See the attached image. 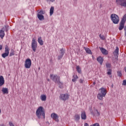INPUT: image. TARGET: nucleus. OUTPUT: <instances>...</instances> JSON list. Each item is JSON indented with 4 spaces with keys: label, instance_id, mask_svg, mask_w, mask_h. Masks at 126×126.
Returning a JSON list of instances; mask_svg holds the SVG:
<instances>
[{
    "label": "nucleus",
    "instance_id": "f704fd0d",
    "mask_svg": "<svg viewBox=\"0 0 126 126\" xmlns=\"http://www.w3.org/2000/svg\"><path fill=\"white\" fill-rule=\"evenodd\" d=\"M9 125L10 126H14V125L11 122H9Z\"/></svg>",
    "mask_w": 126,
    "mask_h": 126
},
{
    "label": "nucleus",
    "instance_id": "49530a36",
    "mask_svg": "<svg viewBox=\"0 0 126 126\" xmlns=\"http://www.w3.org/2000/svg\"><path fill=\"white\" fill-rule=\"evenodd\" d=\"M125 35H126V32H125Z\"/></svg>",
    "mask_w": 126,
    "mask_h": 126
},
{
    "label": "nucleus",
    "instance_id": "20e7f679",
    "mask_svg": "<svg viewBox=\"0 0 126 126\" xmlns=\"http://www.w3.org/2000/svg\"><path fill=\"white\" fill-rule=\"evenodd\" d=\"M111 19L114 24H118V23H119V21H120V20H119V16L116 14H111Z\"/></svg>",
    "mask_w": 126,
    "mask_h": 126
},
{
    "label": "nucleus",
    "instance_id": "aec40b11",
    "mask_svg": "<svg viewBox=\"0 0 126 126\" xmlns=\"http://www.w3.org/2000/svg\"><path fill=\"white\" fill-rule=\"evenodd\" d=\"M4 31L0 30V37L1 39H3V37L5 36Z\"/></svg>",
    "mask_w": 126,
    "mask_h": 126
},
{
    "label": "nucleus",
    "instance_id": "b1692460",
    "mask_svg": "<svg viewBox=\"0 0 126 126\" xmlns=\"http://www.w3.org/2000/svg\"><path fill=\"white\" fill-rule=\"evenodd\" d=\"M78 79V76H77V75H74L73 76V79H72V81L73 82H75V81H76V80H77V79Z\"/></svg>",
    "mask_w": 126,
    "mask_h": 126
},
{
    "label": "nucleus",
    "instance_id": "f03ea898",
    "mask_svg": "<svg viewBox=\"0 0 126 126\" xmlns=\"http://www.w3.org/2000/svg\"><path fill=\"white\" fill-rule=\"evenodd\" d=\"M99 90L100 92L97 94V98L98 100L102 101L103 100V97H105L107 94V90L105 88H101Z\"/></svg>",
    "mask_w": 126,
    "mask_h": 126
},
{
    "label": "nucleus",
    "instance_id": "2f4dec72",
    "mask_svg": "<svg viewBox=\"0 0 126 126\" xmlns=\"http://www.w3.org/2000/svg\"><path fill=\"white\" fill-rule=\"evenodd\" d=\"M106 66L107 68H110V67H111V64L107 63L106 64Z\"/></svg>",
    "mask_w": 126,
    "mask_h": 126
},
{
    "label": "nucleus",
    "instance_id": "473e14b6",
    "mask_svg": "<svg viewBox=\"0 0 126 126\" xmlns=\"http://www.w3.org/2000/svg\"><path fill=\"white\" fill-rule=\"evenodd\" d=\"M44 11L43 10H40L38 14H40V15H42V14H44Z\"/></svg>",
    "mask_w": 126,
    "mask_h": 126
},
{
    "label": "nucleus",
    "instance_id": "0eeeda50",
    "mask_svg": "<svg viewBox=\"0 0 126 126\" xmlns=\"http://www.w3.org/2000/svg\"><path fill=\"white\" fill-rule=\"evenodd\" d=\"M9 47L7 45L5 46V53H3L1 55V57L3 58V59H5L6 57H8V55H9Z\"/></svg>",
    "mask_w": 126,
    "mask_h": 126
},
{
    "label": "nucleus",
    "instance_id": "2eb2a0df",
    "mask_svg": "<svg viewBox=\"0 0 126 126\" xmlns=\"http://www.w3.org/2000/svg\"><path fill=\"white\" fill-rule=\"evenodd\" d=\"M4 84V78L3 76H0V87Z\"/></svg>",
    "mask_w": 126,
    "mask_h": 126
},
{
    "label": "nucleus",
    "instance_id": "c03bdc74",
    "mask_svg": "<svg viewBox=\"0 0 126 126\" xmlns=\"http://www.w3.org/2000/svg\"><path fill=\"white\" fill-rule=\"evenodd\" d=\"M47 80H48V81H50V79H48Z\"/></svg>",
    "mask_w": 126,
    "mask_h": 126
},
{
    "label": "nucleus",
    "instance_id": "6e6552de",
    "mask_svg": "<svg viewBox=\"0 0 126 126\" xmlns=\"http://www.w3.org/2000/svg\"><path fill=\"white\" fill-rule=\"evenodd\" d=\"M32 48L33 52L37 51V41L35 38H32Z\"/></svg>",
    "mask_w": 126,
    "mask_h": 126
},
{
    "label": "nucleus",
    "instance_id": "f8f14e48",
    "mask_svg": "<svg viewBox=\"0 0 126 126\" xmlns=\"http://www.w3.org/2000/svg\"><path fill=\"white\" fill-rule=\"evenodd\" d=\"M100 50L101 51L102 54H103V55H105V56H107V55L109 54V52L108 51V50L104 48H100Z\"/></svg>",
    "mask_w": 126,
    "mask_h": 126
},
{
    "label": "nucleus",
    "instance_id": "c756f323",
    "mask_svg": "<svg viewBox=\"0 0 126 126\" xmlns=\"http://www.w3.org/2000/svg\"><path fill=\"white\" fill-rule=\"evenodd\" d=\"M117 74L119 76V77H122L123 74H122V71H117Z\"/></svg>",
    "mask_w": 126,
    "mask_h": 126
},
{
    "label": "nucleus",
    "instance_id": "412c9836",
    "mask_svg": "<svg viewBox=\"0 0 126 126\" xmlns=\"http://www.w3.org/2000/svg\"><path fill=\"white\" fill-rule=\"evenodd\" d=\"M37 18H38L39 20L40 21L44 20L45 19L44 15L41 14H37Z\"/></svg>",
    "mask_w": 126,
    "mask_h": 126
},
{
    "label": "nucleus",
    "instance_id": "7c9ffc66",
    "mask_svg": "<svg viewBox=\"0 0 126 126\" xmlns=\"http://www.w3.org/2000/svg\"><path fill=\"white\" fill-rule=\"evenodd\" d=\"M99 37H100L101 40H105V36L100 34Z\"/></svg>",
    "mask_w": 126,
    "mask_h": 126
},
{
    "label": "nucleus",
    "instance_id": "c85d7f7f",
    "mask_svg": "<svg viewBox=\"0 0 126 126\" xmlns=\"http://www.w3.org/2000/svg\"><path fill=\"white\" fill-rule=\"evenodd\" d=\"M61 54L62 56H63L64 55V53L65 52L63 49V48H62L60 50Z\"/></svg>",
    "mask_w": 126,
    "mask_h": 126
},
{
    "label": "nucleus",
    "instance_id": "7ed1b4c3",
    "mask_svg": "<svg viewBox=\"0 0 126 126\" xmlns=\"http://www.w3.org/2000/svg\"><path fill=\"white\" fill-rule=\"evenodd\" d=\"M50 79L52 80L53 81H54L55 83H58V84L61 83L60 77L57 74H50Z\"/></svg>",
    "mask_w": 126,
    "mask_h": 126
},
{
    "label": "nucleus",
    "instance_id": "cd10ccee",
    "mask_svg": "<svg viewBox=\"0 0 126 126\" xmlns=\"http://www.w3.org/2000/svg\"><path fill=\"white\" fill-rule=\"evenodd\" d=\"M14 55H15L14 50H12L9 54V57H12V56H14Z\"/></svg>",
    "mask_w": 126,
    "mask_h": 126
},
{
    "label": "nucleus",
    "instance_id": "423d86ee",
    "mask_svg": "<svg viewBox=\"0 0 126 126\" xmlns=\"http://www.w3.org/2000/svg\"><path fill=\"white\" fill-rule=\"evenodd\" d=\"M59 98L62 101H66L69 98V94H60Z\"/></svg>",
    "mask_w": 126,
    "mask_h": 126
},
{
    "label": "nucleus",
    "instance_id": "39448f33",
    "mask_svg": "<svg viewBox=\"0 0 126 126\" xmlns=\"http://www.w3.org/2000/svg\"><path fill=\"white\" fill-rule=\"evenodd\" d=\"M126 14L124 15L123 18L122 19L119 29V30H123L124 29V27H125V23H126Z\"/></svg>",
    "mask_w": 126,
    "mask_h": 126
},
{
    "label": "nucleus",
    "instance_id": "ddd939ff",
    "mask_svg": "<svg viewBox=\"0 0 126 126\" xmlns=\"http://www.w3.org/2000/svg\"><path fill=\"white\" fill-rule=\"evenodd\" d=\"M81 117L82 120H86L87 116H86V113L85 112V111H82L81 112Z\"/></svg>",
    "mask_w": 126,
    "mask_h": 126
},
{
    "label": "nucleus",
    "instance_id": "f3484780",
    "mask_svg": "<svg viewBox=\"0 0 126 126\" xmlns=\"http://www.w3.org/2000/svg\"><path fill=\"white\" fill-rule=\"evenodd\" d=\"M2 92L4 94H8V88H3L1 90Z\"/></svg>",
    "mask_w": 126,
    "mask_h": 126
},
{
    "label": "nucleus",
    "instance_id": "4c0bfd02",
    "mask_svg": "<svg viewBox=\"0 0 126 126\" xmlns=\"http://www.w3.org/2000/svg\"><path fill=\"white\" fill-rule=\"evenodd\" d=\"M80 83H83V80L82 79H80Z\"/></svg>",
    "mask_w": 126,
    "mask_h": 126
},
{
    "label": "nucleus",
    "instance_id": "72a5a7b5",
    "mask_svg": "<svg viewBox=\"0 0 126 126\" xmlns=\"http://www.w3.org/2000/svg\"><path fill=\"white\" fill-rule=\"evenodd\" d=\"M122 85H124V86H126V80H124L123 82Z\"/></svg>",
    "mask_w": 126,
    "mask_h": 126
},
{
    "label": "nucleus",
    "instance_id": "79ce46f5",
    "mask_svg": "<svg viewBox=\"0 0 126 126\" xmlns=\"http://www.w3.org/2000/svg\"><path fill=\"white\" fill-rule=\"evenodd\" d=\"M95 84H96V83H95V82H93V85H95Z\"/></svg>",
    "mask_w": 126,
    "mask_h": 126
},
{
    "label": "nucleus",
    "instance_id": "9b49d317",
    "mask_svg": "<svg viewBox=\"0 0 126 126\" xmlns=\"http://www.w3.org/2000/svg\"><path fill=\"white\" fill-rule=\"evenodd\" d=\"M51 117L53 120H54V121H56V122H59V116H58V114L53 113L51 114Z\"/></svg>",
    "mask_w": 126,
    "mask_h": 126
},
{
    "label": "nucleus",
    "instance_id": "bb28decb",
    "mask_svg": "<svg viewBox=\"0 0 126 126\" xmlns=\"http://www.w3.org/2000/svg\"><path fill=\"white\" fill-rule=\"evenodd\" d=\"M75 119L76 121H79L80 119V115L79 114H76L75 115Z\"/></svg>",
    "mask_w": 126,
    "mask_h": 126
},
{
    "label": "nucleus",
    "instance_id": "393cba45",
    "mask_svg": "<svg viewBox=\"0 0 126 126\" xmlns=\"http://www.w3.org/2000/svg\"><path fill=\"white\" fill-rule=\"evenodd\" d=\"M54 8L53 6H52L50 8V16H52L53 15V14H54Z\"/></svg>",
    "mask_w": 126,
    "mask_h": 126
},
{
    "label": "nucleus",
    "instance_id": "4be33fe9",
    "mask_svg": "<svg viewBox=\"0 0 126 126\" xmlns=\"http://www.w3.org/2000/svg\"><path fill=\"white\" fill-rule=\"evenodd\" d=\"M41 101H46L47 100V96L45 94H42L40 96Z\"/></svg>",
    "mask_w": 126,
    "mask_h": 126
},
{
    "label": "nucleus",
    "instance_id": "a878e982",
    "mask_svg": "<svg viewBox=\"0 0 126 126\" xmlns=\"http://www.w3.org/2000/svg\"><path fill=\"white\" fill-rule=\"evenodd\" d=\"M77 71L78 73H81V68L79 66H76Z\"/></svg>",
    "mask_w": 126,
    "mask_h": 126
},
{
    "label": "nucleus",
    "instance_id": "4468645a",
    "mask_svg": "<svg viewBox=\"0 0 126 126\" xmlns=\"http://www.w3.org/2000/svg\"><path fill=\"white\" fill-rule=\"evenodd\" d=\"M97 61L100 63V64L102 65L103 62L104 61V58L101 56H99L97 58Z\"/></svg>",
    "mask_w": 126,
    "mask_h": 126
},
{
    "label": "nucleus",
    "instance_id": "6ab92c4d",
    "mask_svg": "<svg viewBox=\"0 0 126 126\" xmlns=\"http://www.w3.org/2000/svg\"><path fill=\"white\" fill-rule=\"evenodd\" d=\"M113 55L115 56H119V47L117 46L116 49L113 52Z\"/></svg>",
    "mask_w": 126,
    "mask_h": 126
},
{
    "label": "nucleus",
    "instance_id": "a19ab883",
    "mask_svg": "<svg viewBox=\"0 0 126 126\" xmlns=\"http://www.w3.org/2000/svg\"><path fill=\"white\" fill-rule=\"evenodd\" d=\"M96 112L97 113V115H98V116H100V113H99V112H98V110H96Z\"/></svg>",
    "mask_w": 126,
    "mask_h": 126
},
{
    "label": "nucleus",
    "instance_id": "5701e85b",
    "mask_svg": "<svg viewBox=\"0 0 126 126\" xmlns=\"http://www.w3.org/2000/svg\"><path fill=\"white\" fill-rule=\"evenodd\" d=\"M107 73L108 75H109V77H112V69H107Z\"/></svg>",
    "mask_w": 126,
    "mask_h": 126
},
{
    "label": "nucleus",
    "instance_id": "1a4fd4ad",
    "mask_svg": "<svg viewBox=\"0 0 126 126\" xmlns=\"http://www.w3.org/2000/svg\"><path fill=\"white\" fill-rule=\"evenodd\" d=\"M32 65V61L30 59H27L25 62V67L26 68H30Z\"/></svg>",
    "mask_w": 126,
    "mask_h": 126
},
{
    "label": "nucleus",
    "instance_id": "37998d69",
    "mask_svg": "<svg viewBox=\"0 0 126 126\" xmlns=\"http://www.w3.org/2000/svg\"><path fill=\"white\" fill-rule=\"evenodd\" d=\"M99 104H100V105L101 106H102V105H103V103H102V102L100 103Z\"/></svg>",
    "mask_w": 126,
    "mask_h": 126
},
{
    "label": "nucleus",
    "instance_id": "ea45409f",
    "mask_svg": "<svg viewBox=\"0 0 126 126\" xmlns=\"http://www.w3.org/2000/svg\"><path fill=\"white\" fill-rule=\"evenodd\" d=\"M2 50V45H0V50Z\"/></svg>",
    "mask_w": 126,
    "mask_h": 126
},
{
    "label": "nucleus",
    "instance_id": "c9c22d12",
    "mask_svg": "<svg viewBox=\"0 0 126 126\" xmlns=\"http://www.w3.org/2000/svg\"><path fill=\"white\" fill-rule=\"evenodd\" d=\"M63 55L59 56L58 57L59 60H61V59H62V58H63Z\"/></svg>",
    "mask_w": 126,
    "mask_h": 126
},
{
    "label": "nucleus",
    "instance_id": "a211bd4d",
    "mask_svg": "<svg viewBox=\"0 0 126 126\" xmlns=\"http://www.w3.org/2000/svg\"><path fill=\"white\" fill-rule=\"evenodd\" d=\"M84 49L87 54H89V55H92V52H91V50H90L89 48L84 47Z\"/></svg>",
    "mask_w": 126,
    "mask_h": 126
},
{
    "label": "nucleus",
    "instance_id": "e433bc0d",
    "mask_svg": "<svg viewBox=\"0 0 126 126\" xmlns=\"http://www.w3.org/2000/svg\"><path fill=\"white\" fill-rule=\"evenodd\" d=\"M47 1H51V2H54L55 1V0H46Z\"/></svg>",
    "mask_w": 126,
    "mask_h": 126
},
{
    "label": "nucleus",
    "instance_id": "dca6fc26",
    "mask_svg": "<svg viewBox=\"0 0 126 126\" xmlns=\"http://www.w3.org/2000/svg\"><path fill=\"white\" fill-rule=\"evenodd\" d=\"M37 41L40 46H43V45H44V41H43V39H42V37H39L38 38Z\"/></svg>",
    "mask_w": 126,
    "mask_h": 126
},
{
    "label": "nucleus",
    "instance_id": "a18cd8bd",
    "mask_svg": "<svg viewBox=\"0 0 126 126\" xmlns=\"http://www.w3.org/2000/svg\"><path fill=\"white\" fill-rule=\"evenodd\" d=\"M0 113H1V110H0Z\"/></svg>",
    "mask_w": 126,
    "mask_h": 126
},
{
    "label": "nucleus",
    "instance_id": "58836bf2",
    "mask_svg": "<svg viewBox=\"0 0 126 126\" xmlns=\"http://www.w3.org/2000/svg\"><path fill=\"white\" fill-rule=\"evenodd\" d=\"M84 126H89V125L88 123H85Z\"/></svg>",
    "mask_w": 126,
    "mask_h": 126
},
{
    "label": "nucleus",
    "instance_id": "9d476101",
    "mask_svg": "<svg viewBox=\"0 0 126 126\" xmlns=\"http://www.w3.org/2000/svg\"><path fill=\"white\" fill-rule=\"evenodd\" d=\"M116 2L118 5L126 7V0H116Z\"/></svg>",
    "mask_w": 126,
    "mask_h": 126
},
{
    "label": "nucleus",
    "instance_id": "f257e3e1",
    "mask_svg": "<svg viewBox=\"0 0 126 126\" xmlns=\"http://www.w3.org/2000/svg\"><path fill=\"white\" fill-rule=\"evenodd\" d=\"M36 117L38 119H41V118H43L45 119V109L42 106H39L36 111Z\"/></svg>",
    "mask_w": 126,
    "mask_h": 126
}]
</instances>
